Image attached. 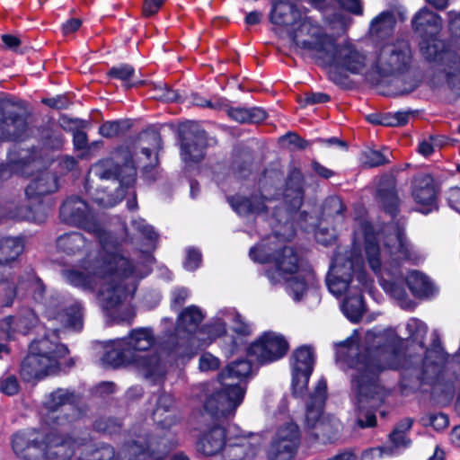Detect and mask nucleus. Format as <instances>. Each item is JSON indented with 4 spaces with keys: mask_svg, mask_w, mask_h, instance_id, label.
I'll return each instance as SVG.
<instances>
[{
    "mask_svg": "<svg viewBox=\"0 0 460 460\" xmlns=\"http://www.w3.org/2000/svg\"><path fill=\"white\" fill-rule=\"evenodd\" d=\"M60 217L66 224L93 233L101 244L93 261L88 259L81 269L63 270L66 281L83 290L93 291L98 288L97 299L102 308L118 322L131 323L136 313L127 302L133 297L138 280L150 272L154 259L148 252L155 249L158 237L154 228L142 218L132 220V227L146 241L141 251L146 253L145 263L135 266L121 253L117 238L97 224L84 200L68 198L60 208Z\"/></svg>",
    "mask_w": 460,
    "mask_h": 460,
    "instance_id": "1",
    "label": "nucleus"
},
{
    "mask_svg": "<svg viewBox=\"0 0 460 460\" xmlns=\"http://www.w3.org/2000/svg\"><path fill=\"white\" fill-rule=\"evenodd\" d=\"M303 175L293 169L288 178L283 194L282 207H274L270 225L273 234L250 249V258L259 263H272L265 270V276L271 285L284 284L287 292L295 301L302 300L311 288L316 286L314 270L304 264L296 251L282 246L281 241L290 240L296 234V225L303 231H314L318 243L328 245L336 237L333 229L319 227L318 219L305 211L298 212L303 201Z\"/></svg>",
    "mask_w": 460,
    "mask_h": 460,
    "instance_id": "2",
    "label": "nucleus"
},
{
    "mask_svg": "<svg viewBox=\"0 0 460 460\" xmlns=\"http://www.w3.org/2000/svg\"><path fill=\"white\" fill-rule=\"evenodd\" d=\"M75 395L58 388L44 401L40 429L16 433L12 441L17 456L24 460H113L114 449L95 443L86 435L61 434L80 417L75 407Z\"/></svg>",
    "mask_w": 460,
    "mask_h": 460,
    "instance_id": "3",
    "label": "nucleus"
},
{
    "mask_svg": "<svg viewBox=\"0 0 460 460\" xmlns=\"http://www.w3.org/2000/svg\"><path fill=\"white\" fill-rule=\"evenodd\" d=\"M358 332H354L336 345V359L347 367L350 376L354 404L358 411L360 428L376 425L374 409L385 401L387 391L379 383V374L385 369L410 367L401 362L398 348L402 340L394 330L376 332L369 331L364 346L358 344Z\"/></svg>",
    "mask_w": 460,
    "mask_h": 460,
    "instance_id": "4",
    "label": "nucleus"
},
{
    "mask_svg": "<svg viewBox=\"0 0 460 460\" xmlns=\"http://www.w3.org/2000/svg\"><path fill=\"white\" fill-rule=\"evenodd\" d=\"M358 224L354 250L357 243L363 238L366 260L379 277L383 289L397 300L402 309H412L414 303L408 297L402 279L391 269H396L402 261L417 262L420 259L406 240L402 225L393 222L384 226L380 232L379 226L374 227L365 219L358 220Z\"/></svg>",
    "mask_w": 460,
    "mask_h": 460,
    "instance_id": "5",
    "label": "nucleus"
},
{
    "mask_svg": "<svg viewBox=\"0 0 460 460\" xmlns=\"http://www.w3.org/2000/svg\"><path fill=\"white\" fill-rule=\"evenodd\" d=\"M153 141L152 148L142 147L140 153H136L135 147L123 145L115 149L110 158L96 163L92 172L102 180H113L119 184L117 196L113 198L105 191L98 193L93 200L101 207L110 208L115 206L125 193L131 197L127 201L128 210L137 208L133 184L136 181L137 167L147 171L158 164L156 151L161 148V138L156 133L150 136Z\"/></svg>",
    "mask_w": 460,
    "mask_h": 460,
    "instance_id": "6",
    "label": "nucleus"
},
{
    "mask_svg": "<svg viewBox=\"0 0 460 460\" xmlns=\"http://www.w3.org/2000/svg\"><path fill=\"white\" fill-rule=\"evenodd\" d=\"M42 161L36 151L21 150L9 154L8 164H0V179H6L13 172L24 176L33 175L25 189L27 204L15 209L10 217L17 220H28L42 223L48 217L51 204L44 197L58 189V177L55 173L41 170Z\"/></svg>",
    "mask_w": 460,
    "mask_h": 460,
    "instance_id": "7",
    "label": "nucleus"
},
{
    "mask_svg": "<svg viewBox=\"0 0 460 460\" xmlns=\"http://www.w3.org/2000/svg\"><path fill=\"white\" fill-rule=\"evenodd\" d=\"M296 46L328 68L330 77L337 81V72L363 74L367 71L366 56L353 44H335L319 24L307 20L295 32Z\"/></svg>",
    "mask_w": 460,
    "mask_h": 460,
    "instance_id": "8",
    "label": "nucleus"
},
{
    "mask_svg": "<svg viewBox=\"0 0 460 460\" xmlns=\"http://www.w3.org/2000/svg\"><path fill=\"white\" fill-rule=\"evenodd\" d=\"M155 342V335L151 328L132 329L127 336L107 343L102 363L114 368L132 367L146 379L159 382L166 374V364L157 353L144 354Z\"/></svg>",
    "mask_w": 460,
    "mask_h": 460,
    "instance_id": "9",
    "label": "nucleus"
},
{
    "mask_svg": "<svg viewBox=\"0 0 460 460\" xmlns=\"http://www.w3.org/2000/svg\"><path fill=\"white\" fill-rule=\"evenodd\" d=\"M173 402L171 394H161L156 399L154 419L162 429L152 435L137 436L118 456L122 457V460H164L175 446L171 433L168 430H164L173 423V419L169 413Z\"/></svg>",
    "mask_w": 460,
    "mask_h": 460,
    "instance_id": "10",
    "label": "nucleus"
},
{
    "mask_svg": "<svg viewBox=\"0 0 460 460\" xmlns=\"http://www.w3.org/2000/svg\"><path fill=\"white\" fill-rule=\"evenodd\" d=\"M67 354V348L59 342L57 329H54L31 343L29 354L21 364V376L30 382L56 375L63 369Z\"/></svg>",
    "mask_w": 460,
    "mask_h": 460,
    "instance_id": "11",
    "label": "nucleus"
},
{
    "mask_svg": "<svg viewBox=\"0 0 460 460\" xmlns=\"http://www.w3.org/2000/svg\"><path fill=\"white\" fill-rule=\"evenodd\" d=\"M252 364L245 359L230 363L220 375L221 389L205 403V409L217 418H226L234 413L242 403L246 387L244 379L252 373Z\"/></svg>",
    "mask_w": 460,
    "mask_h": 460,
    "instance_id": "12",
    "label": "nucleus"
},
{
    "mask_svg": "<svg viewBox=\"0 0 460 460\" xmlns=\"http://www.w3.org/2000/svg\"><path fill=\"white\" fill-rule=\"evenodd\" d=\"M371 284L361 258L352 252L349 255L338 253L334 256L326 276L328 290L334 296L346 297L361 288H370Z\"/></svg>",
    "mask_w": 460,
    "mask_h": 460,
    "instance_id": "13",
    "label": "nucleus"
},
{
    "mask_svg": "<svg viewBox=\"0 0 460 460\" xmlns=\"http://www.w3.org/2000/svg\"><path fill=\"white\" fill-rule=\"evenodd\" d=\"M205 317L197 305L184 308L177 317L174 332L168 337L166 349L171 359L178 364H184L197 354L196 335L200 329L199 325Z\"/></svg>",
    "mask_w": 460,
    "mask_h": 460,
    "instance_id": "14",
    "label": "nucleus"
},
{
    "mask_svg": "<svg viewBox=\"0 0 460 460\" xmlns=\"http://www.w3.org/2000/svg\"><path fill=\"white\" fill-rule=\"evenodd\" d=\"M326 383L320 380L306 407L305 426L316 438L332 441L341 429V422L331 415H323L326 398Z\"/></svg>",
    "mask_w": 460,
    "mask_h": 460,
    "instance_id": "15",
    "label": "nucleus"
},
{
    "mask_svg": "<svg viewBox=\"0 0 460 460\" xmlns=\"http://www.w3.org/2000/svg\"><path fill=\"white\" fill-rule=\"evenodd\" d=\"M379 46L369 70L380 75H390L406 70L411 62V49L407 40L395 39Z\"/></svg>",
    "mask_w": 460,
    "mask_h": 460,
    "instance_id": "16",
    "label": "nucleus"
},
{
    "mask_svg": "<svg viewBox=\"0 0 460 460\" xmlns=\"http://www.w3.org/2000/svg\"><path fill=\"white\" fill-rule=\"evenodd\" d=\"M420 50L429 62H447L448 83L453 88L460 90V59L447 50L445 41L439 36L420 38Z\"/></svg>",
    "mask_w": 460,
    "mask_h": 460,
    "instance_id": "17",
    "label": "nucleus"
},
{
    "mask_svg": "<svg viewBox=\"0 0 460 460\" xmlns=\"http://www.w3.org/2000/svg\"><path fill=\"white\" fill-rule=\"evenodd\" d=\"M300 445V430L292 420L279 424L268 449L270 460H293Z\"/></svg>",
    "mask_w": 460,
    "mask_h": 460,
    "instance_id": "18",
    "label": "nucleus"
},
{
    "mask_svg": "<svg viewBox=\"0 0 460 460\" xmlns=\"http://www.w3.org/2000/svg\"><path fill=\"white\" fill-rule=\"evenodd\" d=\"M32 132L26 111L13 105L0 107V140H24Z\"/></svg>",
    "mask_w": 460,
    "mask_h": 460,
    "instance_id": "19",
    "label": "nucleus"
},
{
    "mask_svg": "<svg viewBox=\"0 0 460 460\" xmlns=\"http://www.w3.org/2000/svg\"><path fill=\"white\" fill-rule=\"evenodd\" d=\"M288 342L279 333L268 332L252 342L247 354L261 364L270 363L283 358L288 350Z\"/></svg>",
    "mask_w": 460,
    "mask_h": 460,
    "instance_id": "20",
    "label": "nucleus"
},
{
    "mask_svg": "<svg viewBox=\"0 0 460 460\" xmlns=\"http://www.w3.org/2000/svg\"><path fill=\"white\" fill-rule=\"evenodd\" d=\"M181 156L185 164L200 161L205 155L207 137L194 122H188L180 128Z\"/></svg>",
    "mask_w": 460,
    "mask_h": 460,
    "instance_id": "21",
    "label": "nucleus"
},
{
    "mask_svg": "<svg viewBox=\"0 0 460 460\" xmlns=\"http://www.w3.org/2000/svg\"><path fill=\"white\" fill-rule=\"evenodd\" d=\"M314 354L309 346L296 349L291 358L292 386L295 394L300 395L308 385L314 369Z\"/></svg>",
    "mask_w": 460,
    "mask_h": 460,
    "instance_id": "22",
    "label": "nucleus"
},
{
    "mask_svg": "<svg viewBox=\"0 0 460 460\" xmlns=\"http://www.w3.org/2000/svg\"><path fill=\"white\" fill-rule=\"evenodd\" d=\"M270 22L280 27L291 26L290 37L293 42L295 32L301 27L304 22L309 20L314 24H318L311 17L304 16L302 12L296 8L293 4L284 1H275L272 4V9L270 14Z\"/></svg>",
    "mask_w": 460,
    "mask_h": 460,
    "instance_id": "23",
    "label": "nucleus"
},
{
    "mask_svg": "<svg viewBox=\"0 0 460 460\" xmlns=\"http://www.w3.org/2000/svg\"><path fill=\"white\" fill-rule=\"evenodd\" d=\"M236 317L237 312L233 308L219 310L209 323L200 327L198 331L195 338L197 339V351L225 334L226 325L230 323V320Z\"/></svg>",
    "mask_w": 460,
    "mask_h": 460,
    "instance_id": "24",
    "label": "nucleus"
},
{
    "mask_svg": "<svg viewBox=\"0 0 460 460\" xmlns=\"http://www.w3.org/2000/svg\"><path fill=\"white\" fill-rule=\"evenodd\" d=\"M396 26V18L393 10H385L372 18L368 26V36L376 45L392 40Z\"/></svg>",
    "mask_w": 460,
    "mask_h": 460,
    "instance_id": "25",
    "label": "nucleus"
},
{
    "mask_svg": "<svg viewBox=\"0 0 460 460\" xmlns=\"http://www.w3.org/2000/svg\"><path fill=\"white\" fill-rule=\"evenodd\" d=\"M228 438L225 429L214 426L202 432L197 441L196 449L204 456H222Z\"/></svg>",
    "mask_w": 460,
    "mask_h": 460,
    "instance_id": "26",
    "label": "nucleus"
},
{
    "mask_svg": "<svg viewBox=\"0 0 460 460\" xmlns=\"http://www.w3.org/2000/svg\"><path fill=\"white\" fill-rule=\"evenodd\" d=\"M412 420L406 418L402 420L394 429L390 435V441L393 448L389 451L386 447L370 448L362 453L361 460H371L376 456H382L384 454H394V450L406 448L409 447L411 441L406 437V432L410 430L412 426Z\"/></svg>",
    "mask_w": 460,
    "mask_h": 460,
    "instance_id": "27",
    "label": "nucleus"
},
{
    "mask_svg": "<svg viewBox=\"0 0 460 460\" xmlns=\"http://www.w3.org/2000/svg\"><path fill=\"white\" fill-rule=\"evenodd\" d=\"M38 323L35 313L31 309H24L15 316H8L0 322V330L9 339L16 334L28 333Z\"/></svg>",
    "mask_w": 460,
    "mask_h": 460,
    "instance_id": "28",
    "label": "nucleus"
},
{
    "mask_svg": "<svg viewBox=\"0 0 460 460\" xmlns=\"http://www.w3.org/2000/svg\"><path fill=\"white\" fill-rule=\"evenodd\" d=\"M54 302H49L46 309V316L49 320H58L64 327L71 328L75 331H80L83 327L82 306L77 302H73L70 305L64 308V313L58 312V307Z\"/></svg>",
    "mask_w": 460,
    "mask_h": 460,
    "instance_id": "29",
    "label": "nucleus"
},
{
    "mask_svg": "<svg viewBox=\"0 0 460 460\" xmlns=\"http://www.w3.org/2000/svg\"><path fill=\"white\" fill-rule=\"evenodd\" d=\"M412 29L420 37L439 36L443 28L441 16L427 7L421 8L412 18Z\"/></svg>",
    "mask_w": 460,
    "mask_h": 460,
    "instance_id": "30",
    "label": "nucleus"
},
{
    "mask_svg": "<svg viewBox=\"0 0 460 460\" xmlns=\"http://www.w3.org/2000/svg\"><path fill=\"white\" fill-rule=\"evenodd\" d=\"M412 196L416 203L422 206L420 211L428 214L436 205V190L433 179L429 175H423L416 179Z\"/></svg>",
    "mask_w": 460,
    "mask_h": 460,
    "instance_id": "31",
    "label": "nucleus"
},
{
    "mask_svg": "<svg viewBox=\"0 0 460 460\" xmlns=\"http://www.w3.org/2000/svg\"><path fill=\"white\" fill-rule=\"evenodd\" d=\"M255 454L256 448L251 439L243 435H236L228 438L221 456L224 460H250Z\"/></svg>",
    "mask_w": 460,
    "mask_h": 460,
    "instance_id": "32",
    "label": "nucleus"
},
{
    "mask_svg": "<svg viewBox=\"0 0 460 460\" xmlns=\"http://www.w3.org/2000/svg\"><path fill=\"white\" fill-rule=\"evenodd\" d=\"M446 362L447 356L441 348L427 349L417 375L423 381L429 382L441 374Z\"/></svg>",
    "mask_w": 460,
    "mask_h": 460,
    "instance_id": "33",
    "label": "nucleus"
},
{
    "mask_svg": "<svg viewBox=\"0 0 460 460\" xmlns=\"http://www.w3.org/2000/svg\"><path fill=\"white\" fill-rule=\"evenodd\" d=\"M377 199L383 205L386 213L394 219L397 213L399 200L395 191L394 180L392 177H384L377 188Z\"/></svg>",
    "mask_w": 460,
    "mask_h": 460,
    "instance_id": "34",
    "label": "nucleus"
},
{
    "mask_svg": "<svg viewBox=\"0 0 460 460\" xmlns=\"http://www.w3.org/2000/svg\"><path fill=\"white\" fill-rule=\"evenodd\" d=\"M367 289L368 288H365L358 289L357 292H353L344 297V300L341 303V307L344 315L352 323H358L365 312L362 291Z\"/></svg>",
    "mask_w": 460,
    "mask_h": 460,
    "instance_id": "35",
    "label": "nucleus"
},
{
    "mask_svg": "<svg viewBox=\"0 0 460 460\" xmlns=\"http://www.w3.org/2000/svg\"><path fill=\"white\" fill-rule=\"evenodd\" d=\"M406 282L411 293L420 298L429 297L436 292V288L430 280L419 271L409 272Z\"/></svg>",
    "mask_w": 460,
    "mask_h": 460,
    "instance_id": "36",
    "label": "nucleus"
},
{
    "mask_svg": "<svg viewBox=\"0 0 460 460\" xmlns=\"http://www.w3.org/2000/svg\"><path fill=\"white\" fill-rule=\"evenodd\" d=\"M23 251L22 239L4 237L0 239V270L14 261Z\"/></svg>",
    "mask_w": 460,
    "mask_h": 460,
    "instance_id": "37",
    "label": "nucleus"
},
{
    "mask_svg": "<svg viewBox=\"0 0 460 460\" xmlns=\"http://www.w3.org/2000/svg\"><path fill=\"white\" fill-rule=\"evenodd\" d=\"M230 323H233L232 329L236 333L237 337L233 339L229 349H226V353L233 355L244 345V337L251 334L252 329L247 323H243L238 313L235 319L230 320Z\"/></svg>",
    "mask_w": 460,
    "mask_h": 460,
    "instance_id": "38",
    "label": "nucleus"
},
{
    "mask_svg": "<svg viewBox=\"0 0 460 460\" xmlns=\"http://www.w3.org/2000/svg\"><path fill=\"white\" fill-rule=\"evenodd\" d=\"M57 245L64 252L75 254L86 246V241L80 233L72 232L59 236Z\"/></svg>",
    "mask_w": 460,
    "mask_h": 460,
    "instance_id": "39",
    "label": "nucleus"
},
{
    "mask_svg": "<svg viewBox=\"0 0 460 460\" xmlns=\"http://www.w3.org/2000/svg\"><path fill=\"white\" fill-rule=\"evenodd\" d=\"M406 330L409 338L422 348L428 331L427 325L420 320L412 318L408 321Z\"/></svg>",
    "mask_w": 460,
    "mask_h": 460,
    "instance_id": "40",
    "label": "nucleus"
},
{
    "mask_svg": "<svg viewBox=\"0 0 460 460\" xmlns=\"http://www.w3.org/2000/svg\"><path fill=\"white\" fill-rule=\"evenodd\" d=\"M229 203L240 216H248L261 210L258 207H255L253 198L250 199L242 196L232 197L229 199Z\"/></svg>",
    "mask_w": 460,
    "mask_h": 460,
    "instance_id": "41",
    "label": "nucleus"
},
{
    "mask_svg": "<svg viewBox=\"0 0 460 460\" xmlns=\"http://www.w3.org/2000/svg\"><path fill=\"white\" fill-rule=\"evenodd\" d=\"M111 77L122 81L127 87L131 86V79L134 75V69L129 65H120L119 66L112 67L109 71Z\"/></svg>",
    "mask_w": 460,
    "mask_h": 460,
    "instance_id": "42",
    "label": "nucleus"
},
{
    "mask_svg": "<svg viewBox=\"0 0 460 460\" xmlns=\"http://www.w3.org/2000/svg\"><path fill=\"white\" fill-rule=\"evenodd\" d=\"M127 127L125 121H106L99 128L100 134L104 137L119 136Z\"/></svg>",
    "mask_w": 460,
    "mask_h": 460,
    "instance_id": "43",
    "label": "nucleus"
},
{
    "mask_svg": "<svg viewBox=\"0 0 460 460\" xmlns=\"http://www.w3.org/2000/svg\"><path fill=\"white\" fill-rule=\"evenodd\" d=\"M388 163L385 154L377 150H367L364 153V164L369 167L379 166Z\"/></svg>",
    "mask_w": 460,
    "mask_h": 460,
    "instance_id": "44",
    "label": "nucleus"
},
{
    "mask_svg": "<svg viewBox=\"0 0 460 460\" xmlns=\"http://www.w3.org/2000/svg\"><path fill=\"white\" fill-rule=\"evenodd\" d=\"M151 97L164 102H174L178 100V93L161 83L155 87Z\"/></svg>",
    "mask_w": 460,
    "mask_h": 460,
    "instance_id": "45",
    "label": "nucleus"
},
{
    "mask_svg": "<svg viewBox=\"0 0 460 460\" xmlns=\"http://www.w3.org/2000/svg\"><path fill=\"white\" fill-rule=\"evenodd\" d=\"M344 210L342 200L338 197H330L325 200L323 213L328 216L341 215Z\"/></svg>",
    "mask_w": 460,
    "mask_h": 460,
    "instance_id": "46",
    "label": "nucleus"
},
{
    "mask_svg": "<svg viewBox=\"0 0 460 460\" xmlns=\"http://www.w3.org/2000/svg\"><path fill=\"white\" fill-rule=\"evenodd\" d=\"M19 390L18 380L15 376L10 375L0 381V391L6 395H13Z\"/></svg>",
    "mask_w": 460,
    "mask_h": 460,
    "instance_id": "47",
    "label": "nucleus"
},
{
    "mask_svg": "<svg viewBox=\"0 0 460 460\" xmlns=\"http://www.w3.org/2000/svg\"><path fill=\"white\" fill-rule=\"evenodd\" d=\"M201 263V254L199 251L194 248H190L186 252V260L184 261V268L187 270L192 271L199 267Z\"/></svg>",
    "mask_w": 460,
    "mask_h": 460,
    "instance_id": "48",
    "label": "nucleus"
},
{
    "mask_svg": "<svg viewBox=\"0 0 460 460\" xmlns=\"http://www.w3.org/2000/svg\"><path fill=\"white\" fill-rule=\"evenodd\" d=\"M219 359L211 353H203L199 358V369L201 371L216 370L219 367Z\"/></svg>",
    "mask_w": 460,
    "mask_h": 460,
    "instance_id": "49",
    "label": "nucleus"
},
{
    "mask_svg": "<svg viewBox=\"0 0 460 460\" xmlns=\"http://www.w3.org/2000/svg\"><path fill=\"white\" fill-rule=\"evenodd\" d=\"M448 31L452 37L460 38V12L449 11L447 13Z\"/></svg>",
    "mask_w": 460,
    "mask_h": 460,
    "instance_id": "50",
    "label": "nucleus"
},
{
    "mask_svg": "<svg viewBox=\"0 0 460 460\" xmlns=\"http://www.w3.org/2000/svg\"><path fill=\"white\" fill-rule=\"evenodd\" d=\"M422 420L424 424L431 425L437 430L444 429L448 425V418L443 413L431 414L428 419Z\"/></svg>",
    "mask_w": 460,
    "mask_h": 460,
    "instance_id": "51",
    "label": "nucleus"
},
{
    "mask_svg": "<svg viewBox=\"0 0 460 460\" xmlns=\"http://www.w3.org/2000/svg\"><path fill=\"white\" fill-rule=\"evenodd\" d=\"M409 113L404 111H397L391 117H385V120L379 121L385 126H399L407 123Z\"/></svg>",
    "mask_w": 460,
    "mask_h": 460,
    "instance_id": "52",
    "label": "nucleus"
},
{
    "mask_svg": "<svg viewBox=\"0 0 460 460\" xmlns=\"http://www.w3.org/2000/svg\"><path fill=\"white\" fill-rule=\"evenodd\" d=\"M25 286L32 291L35 300L41 298L44 292V286L40 279L35 276H31Z\"/></svg>",
    "mask_w": 460,
    "mask_h": 460,
    "instance_id": "53",
    "label": "nucleus"
},
{
    "mask_svg": "<svg viewBox=\"0 0 460 460\" xmlns=\"http://www.w3.org/2000/svg\"><path fill=\"white\" fill-rule=\"evenodd\" d=\"M166 0H145L143 4V13L145 16L155 14Z\"/></svg>",
    "mask_w": 460,
    "mask_h": 460,
    "instance_id": "54",
    "label": "nucleus"
},
{
    "mask_svg": "<svg viewBox=\"0 0 460 460\" xmlns=\"http://www.w3.org/2000/svg\"><path fill=\"white\" fill-rule=\"evenodd\" d=\"M190 296L189 289L185 288H175L172 293V306L181 305Z\"/></svg>",
    "mask_w": 460,
    "mask_h": 460,
    "instance_id": "55",
    "label": "nucleus"
},
{
    "mask_svg": "<svg viewBox=\"0 0 460 460\" xmlns=\"http://www.w3.org/2000/svg\"><path fill=\"white\" fill-rule=\"evenodd\" d=\"M248 109L245 108H232L228 111L229 117L241 123H248Z\"/></svg>",
    "mask_w": 460,
    "mask_h": 460,
    "instance_id": "56",
    "label": "nucleus"
},
{
    "mask_svg": "<svg viewBox=\"0 0 460 460\" xmlns=\"http://www.w3.org/2000/svg\"><path fill=\"white\" fill-rule=\"evenodd\" d=\"M249 121L248 123H259L265 119L266 112L261 108H251L248 109Z\"/></svg>",
    "mask_w": 460,
    "mask_h": 460,
    "instance_id": "57",
    "label": "nucleus"
},
{
    "mask_svg": "<svg viewBox=\"0 0 460 460\" xmlns=\"http://www.w3.org/2000/svg\"><path fill=\"white\" fill-rule=\"evenodd\" d=\"M81 24L82 22L79 19H70L66 21L65 23H63L62 31L65 35H68L77 31L80 28Z\"/></svg>",
    "mask_w": 460,
    "mask_h": 460,
    "instance_id": "58",
    "label": "nucleus"
},
{
    "mask_svg": "<svg viewBox=\"0 0 460 460\" xmlns=\"http://www.w3.org/2000/svg\"><path fill=\"white\" fill-rule=\"evenodd\" d=\"M312 167H313L314 172L317 175H319L324 179H329L334 174V172L332 170L324 167L323 165L320 164L317 162H313Z\"/></svg>",
    "mask_w": 460,
    "mask_h": 460,
    "instance_id": "59",
    "label": "nucleus"
},
{
    "mask_svg": "<svg viewBox=\"0 0 460 460\" xmlns=\"http://www.w3.org/2000/svg\"><path fill=\"white\" fill-rule=\"evenodd\" d=\"M329 96L323 93H314L305 97V102L309 104L323 103L329 101Z\"/></svg>",
    "mask_w": 460,
    "mask_h": 460,
    "instance_id": "60",
    "label": "nucleus"
},
{
    "mask_svg": "<svg viewBox=\"0 0 460 460\" xmlns=\"http://www.w3.org/2000/svg\"><path fill=\"white\" fill-rule=\"evenodd\" d=\"M285 137L289 144L293 145L297 148L304 149L307 146V141L301 138L296 134H288Z\"/></svg>",
    "mask_w": 460,
    "mask_h": 460,
    "instance_id": "61",
    "label": "nucleus"
},
{
    "mask_svg": "<svg viewBox=\"0 0 460 460\" xmlns=\"http://www.w3.org/2000/svg\"><path fill=\"white\" fill-rule=\"evenodd\" d=\"M87 137L86 134L81 130H76L74 133V144L77 148H84L86 146Z\"/></svg>",
    "mask_w": 460,
    "mask_h": 460,
    "instance_id": "62",
    "label": "nucleus"
},
{
    "mask_svg": "<svg viewBox=\"0 0 460 460\" xmlns=\"http://www.w3.org/2000/svg\"><path fill=\"white\" fill-rule=\"evenodd\" d=\"M2 40L10 49H15L21 43L19 38L9 34L3 35Z\"/></svg>",
    "mask_w": 460,
    "mask_h": 460,
    "instance_id": "63",
    "label": "nucleus"
},
{
    "mask_svg": "<svg viewBox=\"0 0 460 460\" xmlns=\"http://www.w3.org/2000/svg\"><path fill=\"white\" fill-rule=\"evenodd\" d=\"M328 460H356V456L351 451H344Z\"/></svg>",
    "mask_w": 460,
    "mask_h": 460,
    "instance_id": "64",
    "label": "nucleus"
}]
</instances>
